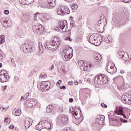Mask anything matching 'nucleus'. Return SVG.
I'll use <instances>...</instances> for the list:
<instances>
[{
  "instance_id": "41",
  "label": "nucleus",
  "mask_w": 131,
  "mask_h": 131,
  "mask_svg": "<svg viewBox=\"0 0 131 131\" xmlns=\"http://www.w3.org/2000/svg\"><path fill=\"white\" fill-rule=\"evenodd\" d=\"M9 13H10V11L9 10H6L4 11V14L5 15H9Z\"/></svg>"
},
{
  "instance_id": "25",
  "label": "nucleus",
  "mask_w": 131,
  "mask_h": 131,
  "mask_svg": "<svg viewBox=\"0 0 131 131\" xmlns=\"http://www.w3.org/2000/svg\"><path fill=\"white\" fill-rule=\"evenodd\" d=\"M54 109V105L53 104L49 105L46 107V112L47 113H50L53 111Z\"/></svg>"
},
{
  "instance_id": "58",
  "label": "nucleus",
  "mask_w": 131,
  "mask_h": 131,
  "mask_svg": "<svg viewBox=\"0 0 131 131\" xmlns=\"http://www.w3.org/2000/svg\"><path fill=\"white\" fill-rule=\"evenodd\" d=\"M54 68H55V66L54 65H52L50 69V70H52V69H54Z\"/></svg>"
},
{
  "instance_id": "15",
  "label": "nucleus",
  "mask_w": 131,
  "mask_h": 131,
  "mask_svg": "<svg viewBox=\"0 0 131 131\" xmlns=\"http://www.w3.org/2000/svg\"><path fill=\"white\" fill-rule=\"evenodd\" d=\"M106 24V18H102V16L100 17V20L97 23V26H101V27H104Z\"/></svg>"
},
{
  "instance_id": "26",
  "label": "nucleus",
  "mask_w": 131,
  "mask_h": 131,
  "mask_svg": "<svg viewBox=\"0 0 131 131\" xmlns=\"http://www.w3.org/2000/svg\"><path fill=\"white\" fill-rule=\"evenodd\" d=\"M35 128L36 130H39V131H41V130L43 129V126L42 125V123L40 122L38 124H37Z\"/></svg>"
},
{
  "instance_id": "63",
  "label": "nucleus",
  "mask_w": 131,
  "mask_h": 131,
  "mask_svg": "<svg viewBox=\"0 0 131 131\" xmlns=\"http://www.w3.org/2000/svg\"><path fill=\"white\" fill-rule=\"evenodd\" d=\"M122 115L123 117H124V118L126 119V116H125V115L123 114H123L122 115Z\"/></svg>"
},
{
  "instance_id": "35",
  "label": "nucleus",
  "mask_w": 131,
  "mask_h": 131,
  "mask_svg": "<svg viewBox=\"0 0 131 131\" xmlns=\"http://www.w3.org/2000/svg\"><path fill=\"white\" fill-rule=\"evenodd\" d=\"M33 29L34 31L37 32V31L39 30V27H38V26L34 25L33 26Z\"/></svg>"
},
{
  "instance_id": "22",
  "label": "nucleus",
  "mask_w": 131,
  "mask_h": 131,
  "mask_svg": "<svg viewBox=\"0 0 131 131\" xmlns=\"http://www.w3.org/2000/svg\"><path fill=\"white\" fill-rule=\"evenodd\" d=\"M12 113L14 114V115H15V116H20L21 115V110L20 108H18V110L17 109H14Z\"/></svg>"
},
{
  "instance_id": "8",
  "label": "nucleus",
  "mask_w": 131,
  "mask_h": 131,
  "mask_svg": "<svg viewBox=\"0 0 131 131\" xmlns=\"http://www.w3.org/2000/svg\"><path fill=\"white\" fill-rule=\"evenodd\" d=\"M23 51L24 53L26 54H29V53H32V46L28 43H24L23 45Z\"/></svg>"
},
{
  "instance_id": "12",
  "label": "nucleus",
  "mask_w": 131,
  "mask_h": 131,
  "mask_svg": "<svg viewBox=\"0 0 131 131\" xmlns=\"http://www.w3.org/2000/svg\"><path fill=\"white\" fill-rule=\"evenodd\" d=\"M32 125V119L27 118L25 120V127L27 129H28V128L31 126Z\"/></svg>"
},
{
  "instance_id": "54",
  "label": "nucleus",
  "mask_w": 131,
  "mask_h": 131,
  "mask_svg": "<svg viewBox=\"0 0 131 131\" xmlns=\"http://www.w3.org/2000/svg\"><path fill=\"white\" fill-rule=\"evenodd\" d=\"M0 109H1V110H2V111H4V110H5V109H8V108L3 107L1 106Z\"/></svg>"
},
{
  "instance_id": "62",
  "label": "nucleus",
  "mask_w": 131,
  "mask_h": 131,
  "mask_svg": "<svg viewBox=\"0 0 131 131\" xmlns=\"http://www.w3.org/2000/svg\"><path fill=\"white\" fill-rule=\"evenodd\" d=\"M7 90V86H5L3 88V91H6Z\"/></svg>"
},
{
  "instance_id": "45",
  "label": "nucleus",
  "mask_w": 131,
  "mask_h": 131,
  "mask_svg": "<svg viewBox=\"0 0 131 131\" xmlns=\"http://www.w3.org/2000/svg\"><path fill=\"white\" fill-rule=\"evenodd\" d=\"M61 83H62V80H59L58 82L57 83V84L58 85H61Z\"/></svg>"
},
{
  "instance_id": "33",
  "label": "nucleus",
  "mask_w": 131,
  "mask_h": 131,
  "mask_svg": "<svg viewBox=\"0 0 131 131\" xmlns=\"http://www.w3.org/2000/svg\"><path fill=\"white\" fill-rule=\"evenodd\" d=\"M4 42H5V36L2 35L0 36V45L4 43Z\"/></svg>"
},
{
  "instance_id": "36",
  "label": "nucleus",
  "mask_w": 131,
  "mask_h": 131,
  "mask_svg": "<svg viewBox=\"0 0 131 131\" xmlns=\"http://www.w3.org/2000/svg\"><path fill=\"white\" fill-rule=\"evenodd\" d=\"M11 61L12 63L13 66H14V67H16V63L15 62V60L14 59V58H11Z\"/></svg>"
},
{
  "instance_id": "38",
  "label": "nucleus",
  "mask_w": 131,
  "mask_h": 131,
  "mask_svg": "<svg viewBox=\"0 0 131 131\" xmlns=\"http://www.w3.org/2000/svg\"><path fill=\"white\" fill-rule=\"evenodd\" d=\"M120 121H121V122H124V123H126L127 122V120H125L124 119L120 118Z\"/></svg>"
},
{
  "instance_id": "49",
  "label": "nucleus",
  "mask_w": 131,
  "mask_h": 131,
  "mask_svg": "<svg viewBox=\"0 0 131 131\" xmlns=\"http://www.w3.org/2000/svg\"><path fill=\"white\" fill-rule=\"evenodd\" d=\"M10 120V118H6L4 120V122H8Z\"/></svg>"
},
{
  "instance_id": "14",
  "label": "nucleus",
  "mask_w": 131,
  "mask_h": 131,
  "mask_svg": "<svg viewBox=\"0 0 131 131\" xmlns=\"http://www.w3.org/2000/svg\"><path fill=\"white\" fill-rule=\"evenodd\" d=\"M96 122L99 123V124H100V125H103V124H104V122L105 121V116H104L103 115L99 116V117H98L96 119Z\"/></svg>"
},
{
  "instance_id": "10",
  "label": "nucleus",
  "mask_w": 131,
  "mask_h": 131,
  "mask_svg": "<svg viewBox=\"0 0 131 131\" xmlns=\"http://www.w3.org/2000/svg\"><path fill=\"white\" fill-rule=\"evenodd\" d=\"M66 24H67V22L66 21H60L59 23V25L56 27V28L59 29V30L62 32H65V31H66V29H67V28H65Z\"/></svg>"
},
{
  "instance_id": "4",
  "label": "nucleus",
  "mask_w": 131,
  "mask_h": 131,
  "mask_svg": "<svg viewBox=\"0 0 131 131\" xmlns=\"http://www.w3.org/2000/svg\"><path fill=\"white\" fill-rule=\"evenodd\" d=\"M72 52H73V50L71 47L66 48L63 49L61 53L63 60H64V61H69V60L72 58V55H70L72 54Z\"/></svg>"
},
{
  "instance_id": "9",
  "label": "nucleus",
  "mask_w": 131,
  "mask_h": 131,
  "mask_svg": "<svg viewBox=\"0 0 131 131\" xmlns=\"http://www.w3.org/2000/svg\"><path fill=\"white\" fill-rule=\"evenodd\" d=\"M26 104L27 105L28 108H34L37 105V100L34 99L28 100L26 101Z\"/></svg>"
},
{
  "instance_id": "61",
  "label": "nucleus",
  "mask_w": 131,
  "mask_h": 131,
  "mask_svg": "<svg viewBox=\"0 0 131 131\" xmlns=\"http://www.w3.org/2000/svg\"><path fill=\"white\" fill-rule=\"evenodd\" d=\"M74 83L75 84V85H77V84H78V82L77 81H74Z\"/></svg>"
},
{
  "instance_id": "19",
  "label": "nucleus",
  "mask_w": 131,
  "mask_h": 131,
  "mask_svg": "<svg viewBox=\"0 0 131 131\" xmlns=\"http://www.w3.org/2000/svg\"><path fill=\"white\" fill-rule=\"evenodd\" d=\"M106 70L107 71V72L111 74H114V73L117 71V69L116 68H114V66H111L110 69H108V68H107Z\"/></svg>"
},
{
  "instance_id": "6",
  "label": "nucleus",
  "mask_w": 131,
  "mask_h": 131,
  "mask_svg": "<svg viewBox=\"0 0 131 131\" xmlns=\"http://www.w3.org/2000/svg\"><path fill=\"white\" fill-rule=\"evenodd\" d=\"M51 84V83H50V81H42L41 83L40 86H41V91L42 92H47V91H49L50 90V85Z\"/></svg>"
},
{
  "instance_id": "1",
  "label": "nucleus",
  "mask_w": 131,
  "mask_h": 131,
  "mask_svg": "<svg viewBox=\"0 0 131 131\" xmlns=\"http://www.w3.org/2000/svg\"><path fill=\"white\" fill-rule=\"evenodd\" d=\"M61 45V40L58 38H54V40L46 41L45 44V48L50 52H55Z\"/></svg>"
},
{
  "instance_id": "64",
  "label": "nucleus",
  "mask_w": 131,
  "mask_h": 131,
  "mask_svg": "<svg viewBox=\"0 0 131 131\" xmlns=\"http://www.w3.org/2000/svg\"><path fill=\"white\" fill-rule=\"evenodd\" d=\"M87 81H88V82H90L91 81V79L88 78L87 79Z\"/></svg>"
},
{
  "instance_id": "48",
  "label": "nucleus",
  "mask_w": 131,
  "mask_h": 131,
  "mask_svg": "<svg viewBox=\"0 0 131 131\" xmlns=\"http://www.w3.org/2000/svg\"><path fill=\"white\" fill-rule=\"evenodd\" d=\"M27 98H26L24 96H22L21 98V101H25V100H26Z\"/></svg>"
},
{
  "instance_id": "60",
  "label": "nucleus",
  "mask_w": 131,
  "mask_h": 131,
  "mask_svg": "<svg viewBox=\"0 0 131 131\" xmlns=\"http://www.w3.org/2000/svg\"><path fill=\"white\" fill-rule=\"evenodd\" d=\"M128 76H129V78L131 80V72L128 73Z\"/></svg>"
},
{
  "instance_id": "42",
  "label": "nucleus",
  "mask_w": 131,
  "mask_h": 131,
  "mask_svg": "<svg viewBox=\"0 0 131 131\" xmlns=\"http://www.w3.org/2000/svg\"><path fill=\"white\" fill-rule=\"evenodd\" d=\"M73 115H75V116H77V114H78V113L77 112V111L73 112Z\"/></svg>"
},
{
  "instance_id": "59",
  "label": "nucleus",
  "mask_w": 131,
  "mask_h": 131,
  "mask_svg": "<svg viewBox=\"0 0 131 131\" xmlns=\"http://www.w3.org/2000/svg\"><path fill=\"white\" fill-rule=\"evenodd\" d=\"M3 58H4V56L2 54H0V60H3Z\"/></svg>"
},
{
  "instance_id": "21",
  "label": "nucleus",
  "mask_w": 131,
  "mask_h": 131,
  "mask_svg": "<svg viewBox=\"0 0 131 131\" xmlns=\"http://www.w3.org/2000/svg\"><path fill=\"white\" fill-rule=\"evenodd\" d=\"M104 41L106 43H108L110 46H112V37L111 36L105 37Z\"/></svg>"
},
{
  "instance_id": "44",
  "label": "nucleus",
  "mask_w": 131,
  "mask_h": 131,
  "mask_svg": "<svg viewBox=\"0 0 131 131\" xmlns=\"http://www.w3.org/2000/svg\"><path fill=\"white\" fill-rule=\"evenodd\" d=\"M70 24H71V26H72V27H73V26H74V21L71 20Z\"/></svg>"
},
{
  "instance_id": "2",
  "label": "nucleus",
  "mask_w": 131,
  "mask_h": 131,
  "mask_svg": "<svg viewBox=\"0 0 131 131\" xmlns=\"http://www.w3.org/2000/svg\"><path fill=\"white\" fill-rule=\"evenodd\" d=\"M103 41L102 36L99 34H93L89 38V42L95 46H100Z\"/></svg>"
},
{
  "instance_id": "27",
  "label": "nucleus",
  "mask_w": 131,
  "mask_h": 131,
  "mask_svg": "<svg viewBox=\"0 0 131 131\" xmlns=\"http://www.w3.org/2000/svg\"><path fill=\"white\" fill-rule=\"evenodd\" d=\"M118 89L119 91H122L123 90H127V89H128V85L123 84V86L119 85L118 86Z\"/></svg>"
},
{
  "instance_id": "46",
  "label": "nucleus",
  "mask_w": 131,
  "mask_h": 131,
  "mask_svg": "<svg viewBox=\"0 0 131 131\" xmlns=\"http://www.w3.org/2000/svg\"><path fill=\"white\" fill-rule=\"evenodd\" d=\"M29 96V93H27L24 95V97H26L27 99V98H28Z\"/></svg>"
},
{
  "instance_id": "5",
  "label": "nucleus",
  "mask_w": 131,
  "mask_h": 131,
  "mask_svg": "<svg viewBox=\"0 0 131 131\" xmlns=\"http://www.w3.org/2000/svg\"><path fill=\"white\" fill-rule=\"evenodd\" d=\"M57 121L59 126H64L68 123V118L63 114H60L57 117Z\"/></svg>"
},
{
  "instance_id": "50",
  "label": "nucleus",
  "mask_w": 131,
  "mask_h": 131,
  "mask_svg": "<svg viewBox=\"0 0 131 131\" xmlns=\"http://www.w3.org/2000/svg\"><path fill=\"white\" fill-rule=\"evenodd\" d=\"M63 131H71L69 128H65Z\"/></svg>"
},
{
  "instance_id": "37",
  "label": "nucleus",
  "mask_w": 131,
  "mask_h": 131,
  "mask_svg": "<svg viewBox=\"0 0 131 131\" xmlns=\"http://www.w3.org/2000/svg\"><path fill=\"white\" fill-rule=\"evenodd\" d=\"M14 81H15V82H18V81H19V78L18 77V76H14Z\"/></svg>"
},
{
  "instance_id": "57",
  "label": "nucleus",
  "mask_w": 131,
  "mask_h": 131,
  "mask_svg": "<svg viewBox=\"0 0 131 131\" xmlns=\"http://www.w3.org/2000/svg\"><path fill=\"white\" fill-rule=\"evenodd\" d=\"M124 72H125L124 70H120V73H121V74H124Z\"/></svg>"
},
{
  "instance_id": "47",
  "label": "nucleus",
  "mask_w": 131,
  "mask_h": 131,
  "mask_svg": "<svg viewBox=\"0 0 131 131\" xmlns=\"http://www.w3.org/2000/svg\"><path fill=\"white\" fill-rule=\"evenodd\" d=\"M60 90H66V86L63 85L62 86L60 87Z\"/></svg>"
},
{
  "instance_id": "18",
  "label": "nucleus",
  "mask_w": 131,
  "mask_h": 131,
  "mask_svg": "<svg viewBox=\"0 0 131 131\" xmlns=\"http://www.w3.org/2000/svg\"><path fill=\"white\" fill-rule=\"evenodd\" d=\"M121 100L123 103H124V104H127L128 103H129L128 102L129 101L131 102V99H129V97L125 95V94L122 96Z\"/></svg>"
},
{
  "instance_id": "20",
  "label": "nucleus",
  "mask_w": 131,
  "mask_h": 131,
  "mask_svg": "<svg viewBox=\"0 0 131 131\" xmlns=\"http://www.w3.org/2000/svg\"><path fill=\"white\" fill-rule=\"evenodd\" d=\"M102 60V56H101L100 54H98L97 53L96 56H95V62H99V66H101L102 62H101L100 61Z\"/></svg>"
},
{
  "instance_id": "24",
  "label": "nucleus",
  "mask_w": 131,
  "mask_h": 131,
  "mask_svg": "<svg viewBox=\"0 0 131 131\" xmlns=\"http://www.w3.org/2000/svg\"><path fill=\"white\" fill-rule=\"evenodd\" d=\"M57 13L58 15H60V16H64V15H65V11L63 10L62 8H58L57 11Z\"/></svg>"
},
{
  "instance_id": "28",
  "label": "nucleus",
  "mask_w": 131,
  "mask_h": 131,
  "mask_svg": "<svg viewBox=\"0 0 131 131\" xmlns=\"http://www.w3.org/2000/svg\"><path fill=\"white\" fill-rule=\"evenodd\" d=\"M38 47H39V53L40 54H41L42 53H43V46L42 45V43H41V42L40 41L38 42Z\"/></svg>"
},
{
  "instance_id": "34",
  "label": "nucleus",
  "mask_w": 131,
  "mask_h": 131,
  "mask_svg": "<svg viewBox=\"0 0 131 131\" xmlns=\"http://www.w3.org/2000/svg\"><path fill=\"white\" fill-rule=\"evenodd\" d=\"M41 7L43 9H49L50 8V6H49L47 3H43L41 5Z\"/></svg>"
},
{
  "instance_id": "7",
  "label": "nucleus",
  "mask_w": 131,
  "mask_h": 131,
  "mask_svg": "<svg viewBox=\"0 0 131 131\" xmlns=\"http://www.w3.org/2000/svg\"><path fill=\"white\" fill-rule=\"evenodd\" d=\"M1 72H3V74H0V80L1 82H7V81L9 80V77L8 75V73H5L6 72V71H5L4 70H2Z\"/></svg>"
},
{
  "instance_id": "32",
  "label": "nucleus",
  "mask_w": 131,
  "mask_h": 131,
  "mask_svg": "<svg viewBox=\"0 0 131 131\" xmlns=\"http://www.w3.org/2000/svg\"><path fill=\"white\" fill-rule=\"evenodd\" d=\"M64 10L65 11V14H67L68 15H69L70 14V10H69V8L67 6L64 7Z\"/></svg>"
},
{
  "instance_id": "52",
  "label": "nucleus",
  "mask_w": 131,
  "mask_h": 131,
  "mask_svg": "<svg viewBox=\"0 0 131 131\" xmlns=\"http://www.w3.org/2000/svg\"><path fill=\"white\" fill-rule=\"evenodd\" d=\"M66 40H69V41H72V40L70 38V37H66Z\"/></svg>"
},
{
  "instance_id": "23",
  "label": "nucleus",
  "mask_w": 131,
  "mask_h": 131,
  "mask_svg": "<svg viewBox=\"0 0 131 131\" xmlns=\"http://www.w3.org/2000/svg\"><path fill=\"white\" fill-rule=\"evenodd\" d=\"M34 2V0H21V4L22 5H29Z\"/></svg>"
},
{
  "instance_id": "39",
  "label": "nucleus",
  "mask_w": 131,
  "mask_h": 131,
  "mask_svg": "<svg viewBox=\"0 0 131 131\" xmlns=\"http://www.w3.org/2000/svg\"><path fill=\"white\" fill-rule=\"evenodd\" d=\"M101 106L102 107H103V108H107L108 107V105H107V104H106L104 103H102L101 104Z\"/></svg>"
},
{
  "instance_id": "30",
  "label": "nucleus",
  "mask_w": 131,
  "mask_h": 131,
  "mask_svg": "<svg viewBox=\"0 0 131 131\" xmlns=\"http://www.w3.org/2000/svg\"><path fill=\"white\" fill-rule=\"evenodd\" d=\"M44 16L45 17V21H49V20L51 18V16L49 13L44 14Z\"/></svg>"
},
{
  "instance_id": "16",
  "label": "nucleus",
  "mask_w": 131,
  "mask_h": 131,
  "mask_svg": "<svg viewBox=\"0 0 131 131\" xmlns=\"http://www.w3.org/2000/svg\"><path fill=\"white\" fill-rule=\"evenodd\" d=\"M115 114L117 115H122L123 113V108L122 106H117L115 110Z\"/></svg>"
},
{
  "instance_id": "3",
  "label": "nucleus",
  "mask_w": 131,
  "mask_h": 131,
  "mask_svg": "<svg viewBox=\"0 0 131 131\" xmlns=\"http://www.w3.org/2000/svg\"><path fill=\"white\" fill-rule=\"evenodd\" d=\"M95 82L97 84H106L108 82V76L104 74H98L95 78Z\"/></svg>"
},
{
  "instance_id": "53",
  "label": "nucleus",
  "mask_w": 131,
  "mask_h": 131,
  "mask_svg": "<svg viewBox=\"0 0 131 131\" xmlns=\"http://www.w3.org/2000/svg\"><path fill=\"white\" fill-rule=\"evenodd\" d=\"M73 101H74V100H73V98H70L69 100V101L70 102V103H72Z\"/></svg>"
},
{
  "instance_id": "17",
  "label": "nucleus",
  "mask_w": 131,
  "mask_h": 131,
  "mask_svg": "<svg viewBox=\"0 0 131 131\" xmlns=\"http://www.w3.org/2000/svg\"><path fill=\"white\" fill-rule=\"evenodd\" d=\"M83 63V64H82V66L84 67L83 70H84V71H88V70H89V68L92 67V64H91V62L90 61H87Z\"/></svg>"
},
{
  "instance_id": "56",
  "label": "nucleus",
  "mask_w": 131,
  "mask_h": 131,
  "mask_svg": "<svg viewBox=\"0 0 131 131\" xmlns=\"http://www.w3.org/2000/svg\"><path fill=\"white\" fill-rule=\"evenodd\" d=\"M10 127L11 129H14V128H15V127L14 126V125H10Z\"/></svg>"
},
{
  "instance_id": "13",
  "label": "nucleus",
  "mask_w": 131,
  "mask_h": 131,
  "mask_svg": "<svg viewBox=\"0 0 131 131\" xmlns=\"http://www.w3.org/2000/svg\"><path fill=\"white\" fill-rule=\"evenodd\" d=\"M38 17V18L40 19L42 22H45L46 21V18L45 16V14L40 13L39 12H37L35 15H34V20H36L37 17Z\"/></svg>"
},
{
  "instance_id": "51",
  "label": "nucleus",
  "mask_w": 131,
  "mask_h": 131,
  "mask_svg": "<svg viewBox=\"0 0 131 131\" xmlns=\"http://www.w3.org/2000/svg\"><path fill=\"white\" fill-rule=\"evenodd\" d=\"M122 2H123V3H129L130 0H122Z\"/></svg>"
},
{
  "instance_id": "43",
  "label": "nucleus",
  "mask_w": 131,
  "mask_h": 131,
  "mask_svg": "<svg viewBox=\"0 0 131 131\" xmlns=\"http://www.w3.org/2000/svg\"><path fill=\"white\" fill-rule=\"evenodd\" d=\"M77 118L81 120V121H82V120H83V116H80V117H77Z\"/></svg>"
},
{
  "instance_id": "31",
  "label": "nucleus",
  "mask_w": 131,
  "mask_h": 131,
  "mask_svg": "<svg viewBox=\"0 0 131 131\" xmlns=\"http://www.w3.org/2000/svg\"><path fill=\"white\" fill-rule=\"evenodd\" d=\"M70 7L72 10H77L78 9V5L77 4H72L70 5Z\"/></svg>"
},
{
  "instance_id": "40",
  "label": "nucleus",
  "mask_w": 131,
  "mask_h": 131,
  "mask_svg": "<svg viewBox=\"0 0 131 131\" xmlns=\"http://www.w3.org/2000/svg\"><path fill=\"white\" fill-rule=\"evenodd\" d=\"M111 120L112 121H116V122H118V123H119V121H118V120H117L114 118H111Z\"/></svg>"
},
{
  "instance_id": "55",
  "label": "nucleus",
  "mask_w": 131,
  "mask_h": 131,
  "mask_svg": "<svg viewBox=\"0 0 131 131\" xmlns=\"http://www.w3.org/2000/svg\"><path fill=\"white\" fill-rule=\"evenodd\" d=\"M73 84V82L72 81H69V82H68V84H69V85H72Z\"/></svg>"
},
{
  "instance_id": "11",
  "label": "nucleus",
  "mask_w": 131,
  "mask_h": 131,
  "mask_svg": "<svg viewBox=\"0 0 131 131\" xmlns=\"http://www.w3.org/2000/svg\"><path fill=\"white\" fill-rule=\"evenodd\" d=\"M119 57L124 60V61H127L129 57L128 56V54L125 53L124 52L122 51L119 53Z\"/></svg>"
},
{
  "instance_id": "29",
  "label": "nucleus",
  "mask_w": 131,
  "mask_h": 131,
  "mask_svg": "<svg viewBox=\"0 0 131 131\" xmlns=\"http://www.w3.org/2000/svg\"><path fill=\"white\" fill-rule=\"evenodd\" d=\"M56 0H48V3L50 7H54L55 5Z\"/></svg>"
}]
</instances>
